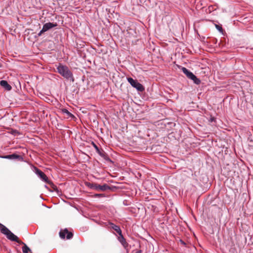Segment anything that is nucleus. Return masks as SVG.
<instances>
[{"instance_id":"1","label":"nucleus","mask_w":253,"mask_h":253,"mask_svg":"<svg viewBox=\"0 0 253 253\" xmlns=\"http://www.w3.org/2000/svg\"><path fill=\"white\" fill-rule=\"evenodd\" d=\"M56 69L58 73L65 79L70 80L72 83L74 82L73 74L67 66L59 64Z\"/></svg>"},{"instance_id":"2","label":"nucleus","mask_w":253,"mask_h":253,"mask_svg":"<svg viewBox=\"0 0 253 253\" xmlns=\"http://www.w3.org/2000/svg\"><path fill=\"white\" fill-rule=\"evenodd\" d=\"M0 232L6 236V238L11 241L16 242L19 244H24V242L20 241L18 237L11 232L6 226L0 223Z\"/></svg>"},{"instance_id":"3","label":"nucleus","mask_w":253,"mask_h":253,"mask_svg":"<svg viewBox=\"0 0 253 253\" xmlns=\"http://www.w3.org/2000/svg\"><path fill=\"white\" fill-rule=\"evenodd\" d=\"M181 70L183 73L187 76V77L193 81V82L196 84H200L201 80L198 78L192 72L188 70L185 67H182Z\"/></svg>"},{"instance_id":"4","label":"nucleus","mask_w":253,"mask_h":253,"mask_svg":"<svg viewBox=\"0 0 253 253\" xmlns=\"http://www.w3.org/2000/svg\"><path fill=\"white\" fill-rule=\"evenodd\" d=\"M127 80L128 82L130 84V85L134 88H135L137 90L141 92L144 90L145 88L144 86L136 80H134L132 78L129 77L127 78Z\"/></svg>"},{"instance_id":"5","label":"nucleus","mask_w":253,"mask_h":253,"mask_svg":"<svg viewBox=\"0 0 253 253\" xmlns=\"http://www.w3.org/2000/svg\"><path fill=\"white\" fill-rule=\"evenodd\" d=\"M36 174L44 182L50 184V181L48 180L47 176L38 168L35 167Z\"/></svg>"},{"instance_id":"6","label":"nucleus","mask_w":253,"mask_h":253,"mask_svg":"<svg viewBox=\"0 0 253 253\" xmlns=\"http://www.w3.org/2000/svg\"><path fill=\"white\" fill-rule=\"evenodd\" d=\"M0 158L5 159H18L19 160H22L23 159V158L21 156L17 155L16 154L5 156H0Z\"/></svg>"},{"instance_id":"7","label":"nucleus","mask_w":253,"mask_h":253,"mask_svg":"<svg viewBox=\"0 0 253 253\" xmlns=\"http://www.w3.org/2000/svg\"><path fill=\"white\" fill-rule=\"evenodd\" d=\"M96 152L103 158L106 161L113 163V162L109 158L108 155L103 150L99 149V151H97Z\"/></svg>"},{"instance_id":"8","label":"nucleus","mask_w":253,"mask_h":253,"mask_svg":"<svg viewBox=\"0 0 253 253\" xmlns=\"http://www.w3.org/2000/svg\"><path fill=\"white\" fill-rule=\"evenodd\" d=\"M57 26V24L56 23H46L43 25V31H45V32L51 28L56 27Z\"/></svg>"},{"instance_id":"9","label":"nucleus","mask_w":253,"mask_h":253,"mask_svg":"<svg viewBox=\"0 0 253 253\" xmlns=\"http://www.w3.org/2000/svg\"><path fill=\"white\" fill-rule=\"evenodd\" d=\"M110 189V187L109 185H108L107 184H104L103 185H99L97 183H96L95 189L97 191H105L107 190Z\"/></svg>"},{"instance_id":"10","label":"nucleus","mask_w":253,"mask_h":253,"mask_svg":"<svg viewBox=\"0 0 253 253\" xmlns=\"http://www.w3.org/2000/svg\"><path fill=\"white\" fill-rule=\"evenodd\" d=\"M119 237H118L119 241L121 243V244L123 246V247L125 248H126L128 246V243L126 242V239H125V238L124 237V236L122 234V233H121V234H119Z\"/></svg>"},{"instance_id":"11","label":"nucleus","mask_w":253,"mask_h":253,"mask_svg":"<svg viewBox=\"0 0 253 253\" xmlns=\"http://www.w3.org/2000/svg\"><path fill=\"white\" fill-rule=\"evenodd\" d=\"M0 85L3 87L7 90H10L12 87L6 81L1 80L0 81Z\"/></svg>"},{"instance_id":"12","label":"nucleus","mask_w":253,"mask_h":253,"mask_svg":"<svg viewBox=\"0 0 253 253\" xmlns=\"http://www.w3.org/2000/svg\"><path fill=\"white\" fill-rule=\"evenodd\" d=\"M111 228L114 229L119 234H121L122 231L120 227L113 223H110Z\"/></svg>"},{"instance_id":"13","label":"nucleus","mask_w":253,"mask_h":253,"mask_svg":"<svg viewBox=\"0 0 253 253\" xmlns=\"http://www.w3.org/2000/svg\"><path fill=\"white\" fill-rule=\"evenodd\" d=\"M61 112L64 114H66L68 118H73L75 117L66 108L62 109Z\"/></svg>"},{"instance_id":"14","label":"nucleus","mask_w":253,"mask_h":253,"mask_svg":"<svg viewBox=\"0 0 253 253\" xmlns=\"http://www.w3.org/2000/svg\"><path fill=\"white\" fill-rule=\"evenodd\" d=\"M23 245V247H22V252L23 253H28L31 252V249L27 246L26 244L24 243V244H22Z\"/></svg>"},{"instance_id":"15","label":"nucleus","mask_w":253,"mask_h":253,"mask_svg":"<svg viewBox=\"0 0 253 253\" xmlns=\"http://www.w3.org/2000/svg\"><path fill=\"white\" fill-rule=\"evenodd\" d=\"M68 232V229H65L63 231H60V232H59V236H60V237L61 238V239H64L65 238V235L66 234H67L66 233Z\"/></svg>"},{"instance_id":"16","label":"nucleus","mask_w":253,"mask_h":253,"mask_svg":"<svg viewBox=\"0 0 253 253\" xmlns=\"http://www.w3.org/2000/svg\"><path fill=\"white\" fill-rule=\"evenodd\" d=\"M85 185L88 188H90L91 189L94 190L96 183L86 182L85 183Z\"/></svg>"},{"instance_id":"17","label":"nucleus","mask_w":253,"mask_h":253,"mask_svg":"<svg viewBox=\"0 0 253 253\" xmlns=\"http://www.w3.org/2000/svg\"><path fill=\"white\" fill-rule=\"evenodd\" d=\"M49 184L51 185V186L52 188V190H50V192L55 191L58 194L59 192V191L58 188L57 187V186H55L51 181H50V183Z\"/></svg>"},{"instance_id":"18","label":"nucleus","mask_w":253,"mask_h":253,"mask_svg":"<svg viewBox=\"0 0 253 253\" xmlns=\"http://www.w3.org/2000/svg\"><path fill=\"white\" fill-rule=\"evenodd\" d=\"M66 233H67V236H66L67 239H71V238H72V237L73 236V234L72 232H69L68 231V232Z\"/></svg>"},{"instance_id":"19","label":"nucleus","mask_w":253,"mask_h":253,"mask_svg":"<svg viewBox=\"0 0 253 253\" xmlns=\"http://www.w3.org/2000/svg\"><path fill=\"white\" fill-rule=\"evenodd\" d=\"M92 145H93V147L96 150V152L97 151H99V148L96 145V144L94 142H92Z\"/></svg>"},{"instance_id":"20","label":"nucleus","mask_w":253,"mask_h":253,"mask_svg":"<svg viewBox=\"0 0 253 253\" xmlns=\"http://www.w3.org/2000/svg\"><path fill=\"white\" fill-rule=\"evenodd\" d=\"M215 27H216V28L219 31V32H222V28L221 26H219V25H215Z\"/></svg>"},{"instance_id":"21","label":"nucleus","mask_w":253,"mask_h":253,"mask_svg":"<svg viewBox=\"0 0 253 253\" xmlns=\"http://www.w3.org/2000/svg\"><path fill=\"white\" fill-rule=\"evenodd\" d=\"M104 196L103 194H96L94 195L95 197H103Z\"/></svg>"},{"instance_id":"22","label":"nucleus","mask_w":253,"mask_h":253,"mask_svg":"<svg viewBox=\"0 0 253 253\" xmlns=\"http://www.w3.org/2000/svg\"><path fill=\"white\" fill-rule=\"evenodd\" d=\"M215 121V118L211 116L210 119H209V122L212 123L213 122Z\"/></svg>"},{"instance_id":"23","label":"nucleus","mask_w":253,"mask_h":253,"mask_svg":"<svg viewBox=\"0 0 253 253\" xmlns=\"http://www.w3.org/2000/svg\"><path fill=\"white\" fill-rule=\"evenodd\" d=\"M45 31H43V29L42 28V29L40 31V32L38 34V36H42V34L44 33Z\"/></svg>"},{"instance_id":"24","label":"nucleus","mask_w":253,"mask_h":253,"mask_svg":"<svg viewBox=\"0 0 253 253\" xmlns=\"http://www.w3.org/2000/svg\"><path fill=\"white\" fill-rule=\"evenodd\" d=\"M44 187L47 189L48 191H50V189L49 188V187L46 185H44Z\"/></svg>"},{"instance_id":"25","label":"nucleus","mask_w":253,"mask_h":253,"mask_svg":"<svg viewBox=\"0 0 253 253\" xmlns=\"http://www.w3.org/2000/svg\"><path fill=\"white\" fill-rule=\"evenodd\" d=\"M142 253L141 250H138L135 253Z\"/></svg>"},{"instance_id":"26","label":"nucleus","mask_w":253,"mask_h":253,"mask_svg":"<svg viewBox=\"0 0 253 253\" xmlns=\"http://www.w3.org/2000/svg\"><path fill=\"white\" fill-rule=\"evenodd\" d=\"M180 241L181 242V244H185V243L183 241H182V240Z\"/></svg>"},{"instance_id":"27","label":"nucleus","mask_w":253,"mask_h":253,"mask_svg":"<svg viewBox=\"0 0 253 253\" xmlns=\"http://www.w3.org/2000/svg\"><path fill=\"white\" fill-rule=\"evenodd\" d=\"M1 64L0 63V67H1Z\"/></svg>"}]
</instances>
